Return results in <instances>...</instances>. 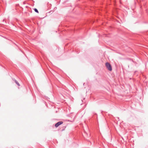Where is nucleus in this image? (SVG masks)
<instances>
[{"mask_svg":"<svg viewBox=\"0 0 148 148\" xmlns=\"http://www.w3.org/2000/svg\"><path fill=\"white\" fill-rule=\"evenodd\" d=\"M16 83L18 85V86H19V85L18 84V83H17L16 82Z\"/></svg>","mask_w":148,"mask_h":148,"instance_id":"nucleus-4","label":"nucleus"},{"mask_svg":"<svg viewBox=\"0 0 148 148\" xmlns=\"http://www.w3.org/2000/svg\"><path fill=\"white\" fill-rule=\"evenodd\" d=\"M63 122L62 121H59L55 125V126L56 127H58L60 125L62 124Z\"/></svg>","mask_w":148,"mask_h":148,"instance_id":"nucleus-2","label":"nucleus"},{"mask_svg":"<svg viewBox=\"0 0 148 148\" xmlns=\"http://www.w3.org/2000/svg\"><path fill=\"white\" fill-rule=\"evenodd\" d=\"M106 66L107 69L110 71H112V66L108 62H106Z\"/></svg>","mask_w":148,"mask_h":148,"instance_id":"nucleus-1","label":"nucleus"},{"mask_svg":"<svg viewBox=\"0 0 148 148\" xmlns=\"http://www.w3.org/2000/svg\"><path fill=\"white\" fill-rule=\"evenodd\" d=\"M34 10L35 12H36L38 13V10L36 9L35 8L34 9Z\"/></svg>","mask_w":148,"mask_h":148,"instance_id":"nucleus-3","label":"nucleus"}]
</instances>
